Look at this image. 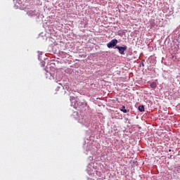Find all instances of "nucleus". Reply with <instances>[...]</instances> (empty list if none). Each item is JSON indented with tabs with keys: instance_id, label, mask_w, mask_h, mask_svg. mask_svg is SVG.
I'll list each match as a JSON object with an SVG mask.
<instances>
[{
	"instance_id": "nucleus-1",
	"label": "nucleus",
	"mask_w": 180,
	"mask_h": 180,
	"mask_svg": "<svg viewBox=\"0 0 180 180\" xmlns=\"http://www.w3.org/2000/svg\"><path fill=\"white\" fill-rule=\"evenodd\" d=\"M116 44H117V39H112L107 44V47H108V49H112V47H115Z\"/></svg>"
},
{
	"instance_id": "nucleus-2",
	"label": "nucleus",
	"mask_w": 180,
	"mask_h": 180,
	"mask_svg": "<svg viewBox=\"0 0 180 180\" xmlns=\"http://www.w3.org/2000/svg\"><path fill=\"white\" fill-rule=\"evenodd\" d=\"M115 49H117L120 54H124V51H126V50H127V46H115Z\"/></svg>"
},
{
	"instance_id": "nucleus-3",
	"label": "nucleus",
	"mask_w": 180,
	"mask_h": 180,
	"mask_svg": "<svg viewBox=\"0 0 180 180\" xmlns=\"http://www.w3.org/2000/svg\"><path fill=\"white\" fill-rule=\"evenodd\" d=\"M150 88H153V89L157 88V83L155 82H152V83L150 84Z\"/></svg>"
},
{
	"instance_id": "nucleus-4",
	"label": "nucleus",
	"mask_w": 180,
	"mask_h": 180,
	"mask_svg": "<svg viewBox=\"0 0 180 180\" xmlns=\"http://www.w3.org/2000/svg\"><path fill=\"white\" fill-rule=\"evenodd\" d=\"M123 113H127V110H126V106L122 105V108L120 110Z\"/></svg>"
},
{
	"instance_id": "nucleus-5",
	"label": "nucleus",
	"mask_w": 180,
	"mask_h": 180,
	"mask_svg": "<svg viewBox=\"0 0 180 180\" xmlns=\"http://www.w3.org/2000/svg\"><path fill=\"white\" fill-rule=\"evenodd\" d=\"M139 112H144V105H139Z\"/></svg>"
},
{
	"instance_id": "nucleus-6",
	"label": "nucleus",
	"mask_w": 180,
	"mask_h": 180,
	"mask_svg": "<svg viewBox=\"0 0 180 180\" xmlns=\"http://www.w3.org/2000/svg\"><path fill=\"white\" fill-rule=\"evenodd\" d=\"M133 162L134 165L137 163V160H131V164Z\"/></svg>"
}]
</instances>
